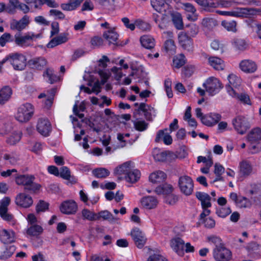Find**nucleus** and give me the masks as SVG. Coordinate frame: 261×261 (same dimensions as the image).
Masks as SVG:
<instances>
[{"instance_id": "nucleus-25", "label": "nucleus", "mask_w": 261, "mask_h": 261, "mask_svg": "<svg viewBox=\"0 0 261 261\" xmlns=\"http://www.w3.org/2000/svg\"><path fill=\"white\" fill-rule=\"evenodd\" d=\"M164 12V13L162 15L153 14L152 15L154 21L161 29H163L166 27L170 19L168 10Z\"/></svg>"}, {"instance_id": "nucleus-23", "label": "nucleus", "mask_w": 261, "mask_h": 261, "mask_svg": "<svg viewBox=\"0 0 261 261\" xmlns=\"http://www.w3.org/2000/svg\"><path fill=\"white\" fill-rule=\"evenodd\" d=\"M233 4L246 5L247 3L244 0H216L215 1L214 9L230 8L232 6Z\"/></svg>"}, {"instance_id": "nucleus-31", "label": "nucleus", "mask_w": 261, "mask_h": 261, "mask_svg": "<svg viewBox=\"0 0 261 261\" xmlns=\"http://www.w3.org/2000/svg\"><path fill=\"white\" fill-rule=\"evenodd\" d=\"M168 130L166 128L164 130H160L156 136L155 141L160 142L163 140L164 143L167 145H170L172 143V138L168 132Z\"/></svg>"}, {"instance_id": "nucleus-49", "label": "nucleus", "mask_w": 261, "mask_h": 261, "mask_svg": "<svg viewBox=\"0 0 261 261\" xmlns=\"http://www.w3.org/2000/svg\"><path fill=\"white\" fill-rule=\"evenodd\" d=\"M4 159L7 163L12 165H15L19 160L18 156L15 153H6L3 156Z\"/></svg>"}, {"instance_id": "nucleus-47", "label": "nucleus", "mask_w": 261, "mask_h": 261, "mask_svg": "<svg viewBox=\"0 0 261 261\" xmlns=\"http://www.w3.org/2000/svg\"><path fill=\"white\" fill-rule=\"evenodd\" d=\"M81 213L83 219L84 220L91 221L96 220V214L87 208L83 209Z\"/></svg>"}, {"instance_id": "nucleus-28", "label": "nucleus", "mask_w": 261, "mask_h": 261, "mask_svg": "<svg viewBox=\"0 0 261 261\" xmlns=\"http://www.w3.org/2000/svg\"><path fill=\"white\" fill-rule=\"evenodd\" d=\"M166 1L165 0H150V4L154 10L162 13L170 9Z\"/></svg>"}, {"instance_id": "nucleus-21", "label": "nucleus", "mask_w": 261, "mask_h": 261, "mask_svg": "<svg viewBox=\"0 0 261 261\" xmlns=\"http://www.w3.org/2000/svg\"><path fill=\"white\" fill-rule=\"evenodd\" d=\"M30 22V16L25 15L18 21L13 20L11 22L10 28L12 30H16L20 31L25 29L29 24Z\"/></svg>"}, {"instance_id": "nucleus-16", "label": "nucleus", "mask_w": 261, "mask_h": 261, "mask_svg": "<svg viewBox=\"0 0 261 261\" xmlns=\"http://www.w3.org/2000/svg\"><path fill=\"white\" fill-rule=\"evenodd\" d=\"M226 88L227 93L232 97L238 99L244 105H251V100L247 94L245 93L238 94L230 85L227 86Z\"/></svg>"}, {"instance_id": "nucleus-43", "label": "nucleus", "mask_w": 261, "mask_h": 261, "mask_svg": "<svg viewBox=\"0 0 261 261\" xmlns=\"http://www.w3.org/2000/svg\"><path fill=\"white\" fill-rule=\"evenodd\" d=\"M42 227L39 225H33L29 227L27 230L28 234L31 236H38L43 232Z\"/></svg>"}, {"instance_id": "nucleus-19", "label": "nucleus", "mask_w": 261, "mask_h": 261, "mask_svg": "<svg viewBox=\"0 0 261 261\" xmlns=\"http://www.w3.org/2000/svg\"><path fill=\"white\" fill-rule=\"evenodd\" d=\"M33 203L32 198L25 193H20L15 198V203L22 207L28 208L31 206Z\"/></svg>"}, {"instance_id": "nucleus-53", "label": "nucleus", "mask_w": 261, "mask_h": 261, "mask_svg": "<svg viewBox=\"0 0 261 261\" xmlns=\"http://www.w3.org/2000/svg\"><path fill=\"white\" fill-rule=\"evenodd\" d=\"M43 76L48 78L47 81L50 84H53L59 80V77L54 73V71L51 69H46L43 74Z\"/></svg>"}, {"instance_id": "nucleus-7", "label": "nucleus", "mask_w": 261, "mask_h": 261, "mask_svg": "<svg viewBox=\"0 0 261 261\" xmlns=\"http://www.w3.org/2000/svg\"><path fill=\"white\" fill-rule=\"evenodd\" d=\"M173 188L171 185L165 184L156 187L155 192L158 195H167L166 202L170 205H172L175 204L178 200V197L177 196L170 194Z\"/></svg>"}, {"instance_id": "nucleus-48", "label": "nucleus", "mask_w": 261, "mask_h": 261, "mask_svg": "<svg viewBox=\"0 0 261 261\" xmlns=\"http://www.w3.org/2000/svg\"><path fill=\"white\" fill-rule=\"evenodd\" d=\"M80 6L75 1L61 5V8L63 11H72L76 10Z\"/></svg>"}, {"instance_id": "nucleus-5", "label": "nucleus", "mask_w": 261, "mask_h": 261, "mask_svg": "<svg viewBox=\"0 0 261 261\" xmlns=\"http://www.w3.org/2000/svg\"><path fill=\"white\" fill-rule=\"evenodd\" d=\"M35 177L31 175H16L15 182L17 185L23 186L25 189L36 191L40 188L39 184L34 182Z\"/></svg>"}, {"instance_id": "nucleus-41", "label": "nucleus", "mask_w": 261, "mask_h": 261, "mask_svg": "<svg viewBox=\"0 0 261 261\" xmlns=\"http://www.w3.org/2000/svg\"><path fill=\"white\" fill-rule=\"evenodd\" d=\"M12 94V91L10 87L5 86L0 91V104L4 103L8 101Z\"/></svg>"}, {"instance_id": "nucleus-56", "label": "nucleus", "mask_w": 261, "mask_h": 261, "mask_svg": "<svg viewBox=\"0 0 261 261\" xmlns=\"http://www.w3.org/2000/svg\"><path fill=\"white\" fill-rule=\"evenodd\" d=\"M231 212L229 207H220L217 209L216 214L219 217L225 218Z\"/></svg>"}, {"instance_id": "nucleus-38", "label": "nucleus", "mask_w": 261, "mask_h": 261, "mask_svg": "<svg viewBox=\"0 0 261 261\" xmlns=\"http://www.w3.org/2000/svg\"><path fill=\"white\" fill-rule=\"evenodd\" d=\"M103 36L109 43V44H115L118 39V34L115 31L114 28L111 29L104 32Z\"/></svg>"}, {"instance_id": "nucleus-64", "label": "nucleus", "mask_w": 261, "mask_h": 261, "mask_svg": "<svg viewBox=\"0 0 261 261\" xmlns=\"http://www.w3.org/2000/svg\"><path fill=\"white\" fill-rule=\"evenodd\" d=\"M146 261H168V260L158 253H153L149 256Z\"/></svg>"}, {"instance_id": "nucleus-22", "label": "nucleus", "mask_w": 261, "mask_h": 261, "mask_svg": "<svg viewBox=\"0 0 261 261\" xmlns=\"http://www.w3.org/2000/svg\"><path fill=\"white\" fill-rule=\"evenodd\" d=\"M15 233L11 229L0 230V241L4 244H10L15 240Z\"/></svg>"}, {"instance_id": "nucleus-11", "label": "nucleus", "mask_w": 261, "mask_h": 261, "mask_svg": "<svg viewBox=\"0 0 261 261\" xmlns=\"http://www.w3.org/2000/svg\"><path fill=\"white\" fill-rule=\"evenodd\" d=\"M10 201L11 199L8 197H5L0 201V216L4 220L14 225L15 223L14 217L8 212V207Z\"/></svg>"}, {"instance_id": "nucleus-4", "label": "nucleus", "mask_w": 261, "mask_h": 261, "mask_svg": "<svg viewBox=\"0 0 261 261\" xmlns=\"http://www.w3.org/2000/svg\"><path fill=\"white\" fill-rule=\"evenodd\" d=\"M247 139L250 143V151L256 153L261 150V129L258 128L252 129L248 134Z\"/></svg>"}, {"instance_id": "nucleus-54", "label": "nucleus", "mask_w": 261, "mask_h": 261, "mask_svg": "<svg viewBox=\"0 0 261 261\" xmlns=\"http://www.w3.org/2000/svg\"><path fill=\"white\" fill-rule=\"evenodd\" d=\"M221 25L228 31L236 32L237 31L236 25L237 23L235 21H228L223 20L221 22Z\"/></svg>"}, {"instance_id": "nucleus-39", "label": "nucleus", "mask_w": 261, "mask_h": 261, "mask_svg": "<svg viewBox=\"0 0 261 261\" xmlns=\"http://www.w3.org/2000/svg\"><path fill=\"white\" fill-rule=\"evenodd\" d=\"M140 176V171L135 167L125 176V179L127 182L133 184L137 182Z\"/></svg>"}, {"instance_id": "nucleus-42", "label": "nucleus", "mask_w": 261, "mask_h": 261, "mask_svg": "<svg viewBox=\"0 0 261 261\" xmlns=\"http://www.w3.org/2000/svg\"><path fill=\"white\" fill-rule=\"evenodd\" d=\"M102 218L104 220H108L110 222H113L115 220L113 215L108 211H101L98 214H96V220Z\"/></svg>"}, {"instance_id": "nucleus-50", "label": "nucleus", "mask_w": 261, "mask_h": 261, "mask_svg": "<svg viewBox=\"0 0 261 261\" xmlns=\"http://www.w3.org/2000/svg\"><path fill=\"white\" fill-rule=\"evenodd\" d=\"M236 204L240 208H249L251 206V202L247 198L239 196V200Z\"/></svg>"}, {"instance_id": "nucleus-34", "label": "nucleus", "mask_w": 261, "mask_h": 261, "mask_svg": "<svg viewBox=\"0 0 261 261\" xmlns=\"http://www.w3.org/2000/svg\"><path fill=\"white\" fill-rule=\"evenodd\" d=\"M47 62L43 57L35 58L29 61V66L33 69L42 70L46 65Z\"/></svg>"}, {"instance_id": "nucleus-26", "label": "nucleus", "mask_w": 261, "mask_h": 261, "mask_svg": "<svg viewBox=\"0 0 261 261\" xmlns=\"http://www.w3.org/2000/svg\"><path fill=\"white\" fill-rule=\"evenodd\" d=\"M141 205L145 208L150 210L154 208L158 204L156 197L151 196H144L140 200Z\"/></svg>"}, {"instance_id": "nucleus-9", "label": "nucleus", "mask_w": 261, "mask_h": 261, "mask_svg": "<svg viewBox=\"0 0 261 261\" xmlns=\"http://www.w3.org/2000/svg\"><path fill=\"white\" fill-rule=\"evenodd\" d=\"M196 197L201 202L203 211L200 214V217L201 219H203L206 216H208L211 213L209 208L212 206L211 202V198L207 193L201 192H197L196 193Z\"/></svg>"}, {"instance_id": "nucleus-29", "label": "nucleus", "mask_w": 261, "mask_h": 261, "mask_svg": "<svg viewBox=\"0 0 261 261\" xmlns=\"http://www.w3.org/2000/svg\"><path fill=\"white\" fill-rule=\"evenodd\" d=\"M169 16L171 17L172 21L175 28L177 30H182L184 28V23L181 15L177 12H174L171 9L168 10Z\"/></svg>"}, {"instance_id": "nucleus-13", "label": "nucleus", "mask_w": 261, "mask_h": 261, "mask_svg": "<svg viewBox=\"0 0 261 261\" xmlns=\"http://www.w3.org/2000/svg\"><path fill=\"white\" fill-rule=\"evenodd\" d=\"M213 256L216 261H229L232 256L230 250L224 245L215 247L213 250Z\"/></svg>"}, {"instance_id": "nucleus-59", "label": "nucleus", "mask_w": 261, "mask_h": 261, "mask_svg": "<svg viewBox=\"0 0 261 261\" xmlns=\"http://www.w3.org/2000/svg\"><path fill=\"white\" fill-rule=\"evenodd\" d=\"M232 44L237 49L242 50L245 49L246 46L245 41L240 38H234L233 40Z\"/></svg>"}, {"instance_id": "nucleus-12", "label": "nucleus", "mask_w": 261, "mask_h": 261, "mask_svg": "<svg viewBox=\"0 0 261 261\" xmlns=\"http://www.w3.org/2000/svg\"><path fill=\"white\" fill-rule=\"evenodd\" d=\"M203 86L205 88L206 91L211 96L218 93L222 88L220 81L214 77L208 78L203 84Z\"/></svg>"}, {"instance_id": "nucleus-40", "label": "nucleus", "mask_w": 261, "mask_h": 261, "mask_svg": "<svg viewBox=\"0 0 261 261\" xmlns=\"http://www.w3.org/2000/svg\"><path fill=\"white\" fill-rule=\"evenodd\" d=\"M166 178V174L162 171L154 172L149 176V180L152 183H160L163 182Z\"/></svg>"}, {"instance_id": "nucleus-32", "label": "nucleus", "mask_w": 261, "mask_h": 261, "mask_svg": "<svg viewBox=\"0 0 261 261\" xmlns=\"http://www.w3.org/2000/svg\"><path fill=\"white\" fill-rule=\"evenodd\" d=\"M208 64L217 70H222L224 69V62L220 58L212 56L208 58Z\"/></svg>"}, {"instance_id": "nucleus-10", "label": "nucleus", "mask_w": 261, "mask_h": 261, "mask_svg": "<svg viewBox=\"0 0 261 261\" xmlns=\"http://www.w3.org/2000/svg\"><path fill=\"white\" fill-rule=\"evenodd\" d=\"M41 34H35L32 32H29L22 36H15V43L22 47H28L31 44V41L37 38H41Z\"/></svg>"}, {"instance_id": "nucleus-55", "label": "nucleus", "mask_w": 261, "mask_h": 261, "mask_svg": "<svg viewBox=\"0 0 261 261\" xmlns=\"http://www.w3.org/2000/svg\"><path fill=\"white\" fill-rule=\"evenodd\" d=\"M229 83L232 86L237 88L241 85V79L240 77L234 74H230L228 76Z\"/></svg>"}, {"instance_id": "nucleus-24", "label": "nucleus", "mask_w": 261, "mask_h": 261, "mask_svg": "<svg viewBox=\"0 0 261 261\" xmlns=\"http://www.w3.org/2000/svg\"><path fill=\"white\" fill-rule=\"evenodd\" d=\"M221 119V115L218 113H211L202 118V123L208 126L216 124Z\"/></svg>"}, {"instance_id": "nucleus-14", "label": "nucleus", "mask_w": 261, "mask_h": 261, "mask_svg": "<svg viewBox=\"0 0 261 261\" xmlns=\"http://www.w3.org/2000/svg\"><path fill=\"white\" fill-rule=\"evenodd\" d=\"M131 237L135 244L139 248H142L145 245L147 239L144 232L139 228H134L130 232Z\"/></svg>"}, {"instance_id": "nucleus-36", "label": "nucleus", "mask_w": 261, "mask_h": 261, "mask_svg": "<svg viewBox=\"0 0 261 261\" xmlns=\"http://www.w3.org/2000/svg\"><path fill=\"white\" fill-rule=\"evenodd\" d=\"M202 10L207 12H213L215 1L213 0H194Z\"/></svg>"}, {"instance_id": "nucleus-46", "label": "nucleus", "mask_w": 261, "mask_h": 261, "mask_svg": "<svg viewBox=\"0 0 261 261\" xmlns=\"http://www.w3.org/2000/svg\"><path fill=\"white\" fill-rule=\"evenodd\" d=\"M135 25L136 28L142 31H148L151 29V25L149 23L140 18L135 20Z\"/></svg>"}, {"instance_id": "nucleus-60", "label": "nucleus", "mask_w": 261, "mask_h": 261, "mask_svg": "<svg viewBox=\"0 0 261 261\" xmlns=\"http://www.w3.org/2000/svg\"><path fill=\"white\" fill-rule=\"evenodd\" d=\"M224 168L219 164H216L215 165V174L216 175L217 177L215 181L220 180L222 179L221 175L224 172Z\"/></svg>"}, {"instance_id": "nucleus-57", "label": "nucleus", "mask_w": 261, "mask_h": 261, "mask_svg": "<svg viewBox=\"0 0 261 261\" xmlns=\"http://www.w3.org/2000/svg\"><path fill=\"white\" fill-rule=\"evenodd\" d=\"M164 48L167 52L174 53L176 46L174 41L171 39L167 40L164 43Z\"/></svg>"}, {"instance_id": "nucleus-17", "label": "nucleus", "mask_w": 261, "mask_h": 261, "mask_svg": "<svg viewBox=\"0 0 261 261\" xmlns=\"http://www.w3.org/2000/svg\"><path fill=\"white\" fill-rule=\"evenodd\" d=\"M178 40L179 45L188 51L192 50L193 41L188 34L181 32L178 34Z\"/></svg>"}, {"instance_id": "nucleus-2", "label": "nucleus", "mask_w": 261, "mask_h": 261, "mask_svg": "<svg viewBox=\"0 0 261 261\" xmlns=\"http://www.w3.org/2000/svg\"><path fill=\"white\" fill-rule=\"evenodd\" d=\"M8 61L15 70H22L27 64L25 56L21 53H13L7 55L2 61V64Z\"/></svg>"}, {"instance_id": "nucleus-35", "label": "nucleus", "mask_w": 261, "mask_h": 261, "mask_svg": "<svg viewBox=\"0 0 261 261\" xmlns=\"http://www.w3.org/2000/svg\"><path fill=\"white\" fill-rule=\"evenodd\" d=\"M240 173L244 176H248L252 172L253 168L251 163L246 160L242 161L239 163Z\"/></svg>"}, {"instance_id": "nucleus-51", "label": "nucleus", "mask_w": 261, "mask_h": 261, "mask_svg": "<svg viewBox=\"0 0 261 261\" xmlns=\"http://www.w3.org/2000/svg\"><path fill=\"white\" fill-rule=\"evenodd\" d=\"M259 248L260 246L255 242H251L246 246L248 254L252 257L254 256V253L258 251Z\"/></svg>"}, {"instance_id": "nucleus-27", "label": "nucleus", "mask_w": 261, "mask_h": 261, "mask_svg": "<svg viewBox=\"0 0 261 261\" xmlns=\"http://www.w3.org/2000/svg\"><path fill=\"white\" fill-rule=\"evenodd\" d=\"M170 245L172 249L179 255L184 254L185 242L179 238H174L171 240Z\"/></svg>"}, {"instance_id": "nucleus-44", "label": "nucleus", "mask_w": 261, "mask_h": 261, "mask_svg": "<svg viewBox=\"0 0 261 261\" xmlns=\"http://www.w3.org/2000/svg\"><path fill=\"white\" fill-rule=\"evenodd\" d=\"M152 155L156 161L163 162L166 159L167 153L160 149L155 148L152 151Z\"/></svg>"}, {"instance_id": "nucleus-61", "label": "nucleus", "mask_w": 261, "mask_h": 261, "mask_svg": "<svg viewBox=\"0 0 261 261\" xmlns=\"http://www.w3.org/2000/svg\"><path fill=\"white\" fill-rule=\"evenodd\" d=\"M207 241L210 244H214L216 247H219L220 245H224L222 243V240L221 238L216 236H211L207 237Z\"/></svg>"}, {"instance_id": "nucleus-18", "label": "nucleus", "mask_w": 261, "mask_h": 261, "mask_svg": "<svg viewBox=\"0 0 261 261\" xmlns=\"http://www.w3.org/2000/svg\"><path fill=\"white\" fill-rule=\"evenodd\" d=\"M37 129L41 135L47 137L51 130V124L47 119H39L37 124Z\"/></svg>"}, {"instance_id": "nucleus-8", "label": "nucleus", "mask_w": 261, "mask_h": 261, "mask_svg": "<svg viewBox=\"0 0 261 261\" xmlns=\"http://www.w3.org/2000/svg\"><path fill=\"white\" fill-rule=\"evenodd\" d=\"M178 187L180 192L186 196L191 195L194 190V182L192 178L188 175H182L179 177Z\"/></svg>"}, {"instance_id": "nucleus-1", "label": "nucleus", "mask_w": 261, "mask_h": 261, "mask_svg": "<svg viewBox=\"0 0 261 261\" xmlns=\"http://www.w3.org/2000/svg\"><path fill=\"white\" fill-rule=\"evenodd\" d=\"M258 12L257 9L237 8L231 11L217 10L216 13L219 15L233 17H250L256 15Z\"/></svg>"}, {"instance_id": "nucleus-3", "label": "nucleus", "mask_w": 261, "mask_h": 261, "mask_svg": "<svg viewBox=\"0 0 261 261\" xmlns=\"http://www.w3.org/2000/svg\"><path fill=\"white\" fill-rule=\"evenodd\" d=\"M34 107L30 103H25L21 105L18 109L15 115V119L21 123L29 121L34 114Z\"/></svg>"}, {"instance_id": "nucleus-20", "label": "nucleus", "mask_w": 261, "mask_h": 261, "mask_svg": "<svg viewBox=\"0 0 261 261\" xmlns=\"http://www.w3.org/2000/svg\"><path fill=\"white\" fill-rule=\"evenodd\" d=\"M241 70L247 73H252L255 72L257 69L256 63L251 60H242L239 64Z\"/></svg>"}, {"instance_id": "nucleus-37", "label": "nucleus", "mask_w": 261, "mask_h": 261, "mask_svg": "<svg viewBox=\"0 0 261 261\" xmlns=\"http://www.w3.org/2000/svg\"><path fill=\"white\" fill-rule=\"evenodd\" d=\"M135 105L136 106L139 105V110L144 113V115L147 119H150L152 115L155 116V110L151 106L147 105L145 103H141L139 105L138 103H136Z\"/></svg>"}, {"instance_id": "nucleus-52", "label": "nucleus", "mask_w": 261, "mask_h": 261, "mask_svg": "<svg viewBox=\"0 0 261 261\" xmlns=\"http://www.w3.org/2000/svg\"><path fill=\"white\" fill-rule=\"evenodd\" d=\"M93 174L97 178H105L109 176L110 172L106 168H100L94 169Z\"/></svg>"}, {"instance_id": "nucleus-45", "label": "nucleus", "mask_w": 261, "mask_h": 261, "mask_svg": "<svg viewBox=\"0 0 261 261\" xmlns=\"http://www.w3.org/2000/svg\"><path fill=\"white\" fill-rule=\"evenodd\" d=\"M186 63V57L184 54H179L174 57L173 65L176 68H179Z\"/></svg>"}, {"instance_id": "nucleus-63", "label": "nucleus", "mask_w": 261, "mask_h": 261, "mask_svg": "<svg viewBox=\"0 0 261 261\" xmlns=\"http://www.w3.org/2000/svg\"><path fill=\"white\" fill-rule=\"evenodd\" d=\"M12 36L10 33H5L0 37V46L4 47L6 43L11 41Z\"/></svg>"}, {"instance_id": "nucleus-15", "label": "nucleus", "mask_w": 261, "mask_h": 261, "mask_svg": "<svg viewBox=\"0 0 261 261\" xmlns=\"http://www.w3.org/2000/svg\"><path fill=\"white\" fill-rule=\"evenodd\" d=\"M61 212L66 215H74L78 210L77 203L73 200H68L63 201L60 205Z\"/></svg>"}, {"instance_id": "nucleus-62", "label": "nucleus", "mask_w": 261, "mask_h": 261, "mask_svg": "<svg viewBox=\"0 0 261 261\" xmlns=\"http://www.w3.org/2000/svg\"><path fill=\"white\" fill-rule=\"evenodd\" d=\"M94 8V6L91 0H85L82 6L81 11H91Z\"/></svg>"}, {"instance_id": "nucleus-33", "label": "nucleus", "mask_w": 261, "mask_h": 261, "mask_svg": "<svg viewBox=\"0 0 261 261\" xmlns=\"http://www.w3.org/2000/svg\"><path fill=\"white\" fill-rule=\"evenodd\" d=\"M140 41L142 46L148 49L153 48L155 45V39L149 35H144L140 38Z\"/></svg>"}, {"instance_id": "nucleus-58", "label": "nucleus", "mask_w": 261, "mask_h": 261, "mask_svg": "<svg viewBox=\"0 0 261 261\" xmlns=\"http://www.w3.org/2000/svg\"><path fill=\"white\" fill-rule=\"evenodd\" d=\"M20 139L21 134L19 133H14L8 137L7 142L10 145H14L18 142Z\"/></svg>"}, {"instance_id": "nucleus-30", "label": "nucleus", "mask_w": 261, "mask_h": 261, "mask_svg": "<svg viewBox=\"0 0 261 261\" xmlns=\"http://www.w3.org/2000/svg\"><path fill=\"white\" fill-rule=\"evenodd\" d=\"M135 167V164L132 161H127L120 166L117 167L115 170V172L118 175H126L133 169Z\"/></svg>"}, {"instance_id": "nucleus-6", "label": "nucleus", "mask_w": 261, "mask_h": 261, "mask_svg": "<svg viewBox=\"0 0 261 261\" xmlns=\"http://www.w3.org/2000/svg\"><path fill=\"white\" fill-rule=\"evenodd\" d=\"M232 125L234 130L239 134L244 135L250 128L248 118L243 115H237L232 119Z\"/></svg>"}]
</instances>
